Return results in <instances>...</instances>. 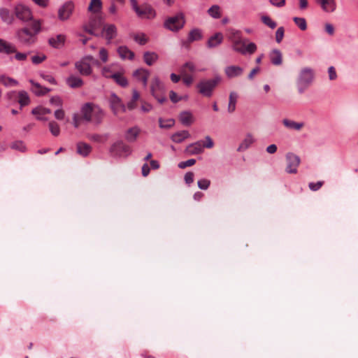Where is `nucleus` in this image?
<instances>
[{
  "label": "nucleus",
  "mask_w": 358,
  "mask_h": 358,
  "mask_svg": "<svg viewBox=\"0 0 358 358\" xmlns=\"http://www.w3.org/2000/svg\"><path fill=\"white\" fill-rule=\"evenodd\" d=\"M85 30L92 35L105 38L108 43L117 35L116 27L113 24H87Z\"/></svg>",
  "instance_id": "f257e3e1"
},
{
  "label": "nucleus",
  "mask_w": 358,
  "mask_h": 358,
  "mask_svg": "<svg viewBox=\"0 0 358 358\" xmlns=\"http://www.w3.org/2000/svg\"><path fill=\"white\" fill-rule=\"evenodd\" d=\"M40 31L41 24H28L17 31V37L21 43L30 45L36 41V35Z\"/></svg>",
  "instance_id": "f03ea898"
},
{
  "label": "nucleus",
  "mask_w": 358,
  "mask_h": 358,
  "mask_svg": "<svg viewBox=\"0 0 358 358\" xmlns=\"http://www.w3.org/2000/svg\"><path fill=\"white\" fill-rule=\"evenodd\" d=\"M314 71L310 67L303 68L299 74L297 79V87L300 94L304 91L313 83L314 80Z\"/></svg>",
  "instance_id": "7ed1b4c3"
},
{
  "label": "nucleus",
  "mask_w": 358,
  "mask_h": 358,
  "mask_svg": "<svg viewBox=\"0 0 358 358\" xmlns=\"http://www.w3.org/2000/svg\"><path fill=\"white\" fill-rule=\"evenodd\" d=\"M150 93L161 104L164 103L167 100L165 85L157 76H155L151 81Z\"/></svg>",
  "instance_id": "20e7f679"
},
{
  "label": "nucleus",
  "mask_w": 358,
  "mask_h": 358,
  "mask_svg": "<svg viewBox=\"0 0 358 358\" xmlns=\"http://www.w3.org/2000/svg\"><path fill=\"white\" fill-rule=\"evenodd\" d=\"M99 62L92 55H87L75 63V68L82 76H88L92 73V64H98Z\"/></svg>",
  "instance_id": "39448f33"
},
{
  "label": "nucleus",
  "mask_w": 358,
  "mask_h": 358,
  "mask_svg": "<svg viewBox=\"0 0 358 358\" xmlns=\"http://www.w3.org/2000/svg\"><path fill=\"white\" fill-rule=\"evenodd\" d=\"M221 78L219 76L213 79L201 80L196 85L199 92L204 96L210 97L215 87L220 82Z\"/></svg>",
  "instance_id": "423d86ee"
},
{
  "label": "nucleus",
  "mask_w": 358,
  "mask_h": 358,
  "mask_svg": "<svg viewBox=\"0 0 358 358\" xmlns=\"http://www.w3.org/2000/svg\"><path fill=\"white\" fill-rule=\"evenodd\" d=\"M131 8L135 11L136 15L142 19H152L155 15V12L152 8L147 4L138 6L136 0H129Z\"/></svg>",
  "instance_id": "0eeeda50"
},
{
  "label": "nucleus",
  "mask_w": 358,
  "mask_h": 358,
  "mask_svg": "<svg viewBox=\"0 0 358 358\" xmlns=\"http://www.w3.org/2000/svg\"><path fill=\"white\" fill-rule=\"evenodd\" d=\"M231 48L235 52L243 55L247 54L252 55L257 50L255 43L251 42L246 45L245 42L243 41L242 38L231 43Z\"/></svg>",
  "instance_id": "6e6552de"
},
{
  "label": "nucleus",
  "mask_w": 358,
  "mask_h": 358,
  "mask_svg": "<svg viewBox=\"0 0 358 358\" xmlns=\"http://www.w3.org/2000/svg\"><path fill=\"white\" fill-rule=\"evenodd\" d=\"M110 152L117 157H127L131 154L132 150L129 145L125 144L122 141H118L112 145Z\"/></svg>",
  "instance_id": "1a4fd4ad"
},
{
  "label": "nucleus",
  "mask_w": 358,
  "mask_h": 358,
  "mask_svg": "<svg viewBox=\"0 0 358 358\" xmlns=\"http://www.w3.org/2000/svg\"><path fill=\"white\" fill-rule=\"evenodd\" d=\"M75 8V4L72 1L64 3L58 9V19L61 21L70 20Z\"/></svg>",
  "instance_id": "9d476101"
},
{
  "label": "nucleus",
  "mask_w": 358,
  "mask_h": 358,
  "mask_svg": "<svg viewBox=\"0 0 358 358\" xmlns=\"http://www.w3.org/2000/svg\"><path fill=\"white\" fill-rule=\"evenodd\" d=\"M15 15L16 17L24 22L33 20V14L31 9L22 3L17 4L15 7Z\"/></svg>",
  "instance_id": "9b49d317"
},
{
  "label": "nucleus",
  "mask_w": 358,
  "mask_h": 358,
  "mask_svg": "<svg viewBox=\"0 0 358 358\" xmlns=\"http://www.w3.org/2000/svg\"><path fill=\"white\" fill-rule=\"evenodd\" d=\"M286 172L288 173H296L297 168L301 162L300 157L292 152H288L286 155Z\"/></svg>",
  "instance_id": "f8f14e48"
},
{
  "label": "nucleus",
  "mask_w": 358,
  "mask_h": 358,
  "mask_svg": "<svg viewBox=\"0 0 358 358\" xmlns=\"http://www.w3.org/2000/svg\"><path fill=\"white\" fill-rule=\"evenodd\" d=\"M108 101L110 108L115 115H117L120 111L126 112V106L115 93L110 94Z\"/></svg>",
  "instance_id": "ddd939ff"
},
{
  "label": "nucleus",
  "mask_w": 358,
  "mask_h": 358,
  "mask_svg": "<svg viewBox=\"0 0 358 358\" xmlns=\"http://www.w3.org/2000/svg\"><path fill=\"white\" fill-rule=\"evenodd\" d=\"M150 72L149 70L140 68L136 69L133 72L134 78L138 80L141 81L143 83V85L145 88L147 87L148 80L150 76Z\"/></svg>",
  "instance_id": "4468645a"
},
{
  "label": "nucleus",
  "mask_w": 358,
  "mask_h": 358,
  "mask_svg": "<svg viewBox=\"0 0 358 358\" xmlns=\"http://www.w3.org/2000/svg\"><path fill=\"white\" fill-rule=\"evenodd\" d=\"M94 104L91 103H85L80 108V115L83 121L86 122H91L92 121V113L94 110Z\"/></svg>",
  "instance_id": "2eb2a0df"
},
{
  "label": "nucleus",
  "mask_w": 358,
  "mask_h": 358,
  "mask_svg": "<svg viewBox=\"0 0 358 358\" xmlns=\"http://www.w3.org/2000/svg\"><path fill=\"white\" fill-rule=\"evenodd\" d=\"M224 73L227 78H234L241 76L243 73V69L238 66L231 65L224 69Z\"/></svg>",
  "instance_id": "dca6fc26"
},
{
  "label": "nucleus",
  "mask_w": 358,
  "mask_h": 358,
  "mask_svg": "<svg viewBox=\"0 0 358 358\" xmlns=\"http://www.w3.org/2000/svg\"><path fill=\"white\" fill-rule=\"evenodd\" d=\"M185 152L190 155H196L203 152V148L201 141L190 143L185 149Z\"/></svg>",
  "instance_id": "f3484780"
},
{
  "label": "nucleus",
  "mask_w": 358,
  "mask_h": 358,
  "mask_svg": "<svg viewBox=\"0 0 358 358\" xmlns=\"http://www.w3.org/2000/svg\"><path fill=\"white\" fill-rule=\"evenodd\" d=\"M140 132L141 129L138 127L135 126L131 127L126 131L124 138L129 143L135 142L139 136Z\"/></svg>",
  "instance_id": "a211bd4d"
},
{
  "label": "nucleus",
  "mask_w": 358,
  "mask_h": 358,
  "mask_svg": "<svg viewBox=\"0 0 358 358\" xmlns=\"http://www.w3.org/2000/svg\"><path fill=\"white\" fill-rule=\"evenodd\" d=\"M223 41V35L220 32L215 33L211 36L207 41L208 48H214L220 45Z\"/></svg>",
  "instance_id": "6ab92c4d"
},
{
  "label": "nucleus",
  "mask_w": 358,
  "mask_h": 358,
  "mask_svg": "<svg viewBox=\"0 0 358 358\" xmlns=\"http://www.w3.org/2000/svg\"><path fill=\"white\" fill-rule=\"evenodd\" d=\"M179 120L182 124L188 127L194 122V119L190 111L184 110L179 114Z\"/></svg>",
  "instance_id": "aec40b11"
},
{
  "label": "nucleus",
  "mask_w": 358,
  "mask_h": 358,
  "mask_svg": "<svg viewBox=\"0 0 358 358\" xmlns=\"http://www.w3.org/2000/svg\"><path fill=\"white\" fill-rule=\"evenodd\" d=\"M104 115L105 113L103 110L99 106L94 105L92 113V121H91V122L96 125L100 124L103 121Z\"/></svg>",
  "instance_id": "412c9836"
},
{
  "label": "nucleus",
  "mask_w": 358,
  "mask_h": 358,
  "mask_svg": "<svg viewBox=\"0 0 358 358\" xmlns=\"http://www.w3.org/2000/svg\"><path fill=\"white\" fill-rule=\"evenodd\" d=\"M255 142V138L250 133H248L242 142L240 143L237 151L243 152L246 150L253 143Z\"/></svg>",
  "instance_id": "4be33fe9"
},
{
  "label": "nucleus",
  "mask_w": 358,
  "mask_h": 358,
  "mask_svg": "<svg viewBox=\"0 0 358 358\" xmlns=\"http://www.w3.org/2000/svg\"><path fill=\"white\" fill-rule=\"evenodd\" d=\"M29 81L31 85V91L37 96L45 95L50 91V89L42 87L39 83L34 81L31 79Z\"/></svg>",
  "instance_id": "5701e85b"
},
{
  "label": "nucleus",
  "mask_w": 358,
  "mask_h": 358,
  "mask_svg": "<svg viewBox=\"0 0 358 358\" xmlns=\"http://www.w3.org/2000/svg\"><path fill=\"white\" fill-rule=\"evenodd\" d=\"M31 113L36 116L37 120L47 121L48 118L44 115L51 113V110L43 107H36L32 110Z\"/></svg>",
  "instance_id": "b1692460"
},
{
  "label": "nucleus",
  "mask_w": 358,
  "mask_h": 358,
  "mask_svg": "<svg viewBox=\"0 0 358 358\" xmlns=\"http://www.w3.org/2000/svg\"><path fill=\"white\" fill-rule=\"evenodd\" d=\"M16 48L15 46L7 42L1 38H0V52L1 53H5L7 55L16 52Z\"/></svg>",
  "instance_id": "393cba45"
},
{
  "label": "nucleus",
  "mask_w": 358,
  "mask_h": 358,
  "mask_svg": "<svg viewBox=\"0 0 358 358\" xmlns=\"http://www.w3.org/2000/svg\"><path fill=\"white\" fill-rule=\"evenodd\" d=\"M64 41L65 36L63 34H58L55 36L51 37L48 40L49 44L55 48H62L64 44Z\"/></svg>",
  "instance_id": "a878e982"
},
{
  "label": "nucleus",
  "mask_w": 358,
  "mask_h": 358,
  "mask_svg": "<svg viewBox=\"0 0 358 358\" xmlns=\"http://www.w3.org/2000/svg\"><path fill=\"white\" fill-rule=\"evenodd\" d=\"M282 124L286 128L295 131L301 130L304 125L303 122H297L287 118L282 120Z\"/></svg>",
  "instance_id": "bb28decb"
},
{
  "label": "nucleus",
  "mask_w": 358,
  "mask_h": 358,
  "mask_svg": "<svg viewBox=\"0 0 358 358\" xmlns=\"http://www.w3.org/2000/svg\"><path fill=\"white\" fill-rule=\"evenodd\" d=\"M117 52L122 59L132 60L134 58V53L127 46H120L117 48Z\"/></svg>",
  "instance_id": "cd10ccee"
},
{
  "label": "nucleus",
  "mask_w": 358,
  "mask_h": 358,
  "mask_svg": "<svg viewBox=\"0 0 358 358\" xmlns=\"http://www.w3.org/2000/svg\"><path fill=\"white\" fill-rule=\"evenodd\" d=\"M316 1L320 5L322 10L326 12H332L336 8L334 0H316Z\"/></svg>",
  "instance_id": "c85d7f7f"
},
{
  "label": "nucleus",
  "mask_w": 358,
  "mask_h": 358,
  "mask_svg": "<svg viewBox=\"0 0 358 358\" xmlns=\"http://www.w3.org/2000/svg\"><path fill=\"white\" fill-rule=\"evenodd\" d=\"M66 82L71 88H78L83 85V80L80 77L73 75L68 77Z\"/></svg>",
  "instance_id": "c756f323"
},
{
  "label": "nucleus",
  "mask_w": 358,
  "mask_h": 358,
  "mask_svg": "<svg viewBox=\"0 0 358 358\" xmlns=\"http://www.w3.org/2000/svg\"><path fill=\"white\" fill-rule=\"evenodd\" d=\"M189 136L190 134L188 131L182 130L173 134L171 138L174 143H182L184 140L189 138Z\"/></svg>",
  "instance_id": "7c9ffc66"
},
{
  "label": "nucleus",
  "mask_w": 358,
  "mask_h": 358,
  "mask_svg": "<svg viewBox=\"0 0 358 358\" xmlns=\"http://www.w3.org/2000/svg\"><path fill=\"white\" fill-rule=\"evenodd\" d=\"M271 62L275 66H279L282 62V53L279 50L274 49L269 55Z\"/></svg>",
  "instance_id": "2f4dec72"
},
{
  "label": "nucleus",
  "mask_w": 358,
  "mask_h": 358,
  "mask_svg": "<svg viewBox=\"0 0 358 358\" xmlns=\"http://www.w3.org/2000/svg\"><path fill=\"white\" fill-rule=\"evenodd\" d=\"M159 59V55L155 52H145L143 54L144 62L148 65H153Z\"/></svg>",
  "instance_id": "473e14b6"
},
{
  "label": "nucleus",
  "mask_w": 358,
  "mask_h": 358,
  "mask_svg": "<svg viewBox=\"0 0 358 358\" xmlns=\"http://www.w3.org/2000/svg\"><path fill=\"white\" fill-rule=\"evenodd\" d=\"M92 151V147L85 143L79 142L77 143V152L83 157H87Z\"/></svg>",
  "instance_id": "72a5a7b5"
},
{
  "label": "nucleus",
  "mask_w": 358,
  "mask_h": 358,
  "mask_svg": "<svg viewBox=\"0 0 358 358\" xmlns=\"http://www.w3.org/2000/svg\"><path fill=\"white\" fill-rule=\"evenodd\" d=\"M17 102L21 107L28 105L30 102L29 95L27 92L22 90L17 94Z\"/></svg>",
  "instance_id": "f704fd0d"
},
{
  "label": "nucleus",
  "mask_w": 358,
  "mask_h": 358,
  "mask_svg": "<svg viewBox=\"0 0 358 358\" xmlns=\"http://www.w3.org/2000/svg\"><path fill=\"white\" fill-rule=\"evenodd\" d=\"M237 94L234 92H231L229 94V104L227 110L229 113H232L236 110V100H237Z\"/></svg>",
  "instance_id": "c9c22d12"
},
{
  "label": "nucleus",
  "mask_w": 358,
  "mask_h": 358,
  "mask_svg": "<svg viewBox=\"0 0 358 358\" xmlns=\"http://www.w3.org/2000/svg\"><path fill=\"white\" fill-rule=\"evenodd\" d=\"M0 83L7 87L17 86L19 84L17 80L6 76H0Z\"/></svg>",
  "instance_id": "e433bc0d"
},
{
  "label": "nucleus",
  "mask_w": 358,
  "mask_h": 358,
  "mask_svg": "<svg viewBox=\"0 0 358 358\" xmlns=\"http://www.w3.org/2000/svg\"><path fill=\"white\" fill-rule=\"evenodd\" d=\"M102 8V2L101 0H91L88 6V10L91 13H97Z\"/></svg>",
  "instance_id": "4c0bfd02"
},
{
  "label": "nucleus",
  "mask_w": 358,
  "mask_h": 358,
  "mask_svg": "<svg viewBox=\"0 0 358 358\" xmlns=\"http://www.w3.org/2000/svg\"><path fill=\"white\" fill-rule=\"evenodd\" d=\"M113 79L115 82L122 87H126L128 85L127 79L123 76L122 73L117 72L113 75Z\"/></svg>",
  "instance_id": "58836bf2"
},
{
  "label": "nucleus",
  "mask_w": 358,
  "mask_h": 358,
  "mask_svg": "<svg viewBox=\"0 0 358 358\" xmlns=\"http://www.w3.org/2000/svg\"><path fill=\"white\" fill-rule=\"evenodd\" d=\"M139 94L136 90H133L131 99L127 103L126 106V110L129 109L130 110L134 109L136 107V101L139 99Z\"/></svg>",
  "instance_id": "ea45409f"
},
{
  "label": "nucleus",
  "mask_w": 358,
  "mask_h": 358,
  "mask_svg": "<svg viewBox=\"0 0 358 358\" xmlns=\"http://www.w3.org/2000/svg\"><path fill=\"white\" fill-rule=\"evenodd\" d=\"M227 36L231 43L242 38L241 32L235 29L229 30L227 31Z\"/></svg>",
  "instance_id": "a19ab883"
},
{
  "label": "nucleus",
  "mask_w": 358,
  "mask_h": 358,
  "mask_svg": "<svg viewBox=\"0 0 358 358\" xmlns=\"http://www.w3.org/2000/svg\"><path fill=\"white\" fill-rule=\"evenodd\" d=\"M114 66V65L104 66L101 70L102 76L106 78H113V75L117 73L113 69Z\"/></svg>",
  "instance_id": "79ce46f5"
},
{
  "label": "nucleus",
  "mask_w": 358,
  "mask_h": 358,
  "mask_svg": "<svg viewBox=\"0 0 358 358\" xmlns=\"http://www.w3.org/2000/svg\"><path fill=\"white\" fill-rule=\"evenodd\" d=\"M195 71H196V66L192 62H187L185 63L180 69L181 73H187L188 74L189 72L193 73Z\"/></svg>",
  "instance_id": "37998d69"
},
{
  "label": "nucleus",
  "mask_w": 358,
  "mask_h": 358,
  "mask_svg": "<svg viewBox=\"0 0 358 358\" xmlns=\"http://www.w3.org/2000/svg\"><path fill=\"white\" fill-rule=\"evenodd\" d=\"M134 40L139 45H145L148 42V38L143 33H137L133 34Z\"/></svg>",
  "instance_id": "c03bdc74"
},
{
  "label": "nucleus",
  "mask_w": 358,
  "mask_h": 358,
  "mask_svg": "<svg viewBox=\"0 0 358 358\" xmlns=\"http://www.w3.org/2000/svg\"><path fill=\"white\" fill-rule=\"evenodd\" d=\"M185 22V15L182 13L180 12L174 16L168 17L164 22Z\"/></svg>",
  "instance_id": "a18cd8bd"
},
{
  "label": "nucleus",
  "mask_w": 358,
  "mask_h": 358,
  "mask_svg": "<svg viewBox=\"0 0 358 358\" xmlns=\"http://www.w3.org/2000/svg\"><path fill=\"white\" fill-rule=\"evenodd\" d=\"M202 35L199 29H194L192 30L189 34L188 40L190 42L199 41L201 38Z\"/></svg>",
  "instance_id": "49530a36"
},
{
  "label": "nucleus",
  "mask_w": 358,
  "mask_h": 358,
  "mask_svg": "<svg viewBox=\"0 0 358 358\" xmlns=\"http://www.w3.org/2000/svg\"><path fill=\"white\" fill-rule=\"evenodd\" d=\"M10 148L13 150L24 152L27 150L26 145L22 141H16L11 143Z\"/></svg>",
  "instance_id": "de8ad7c7"
},
{
  "label": "nucleus",
  "mask_w": 358,
  "mask_h": 358,
  "mask_svg": "<svg viewBox=\"0 0 358 358\" xmlns=\"http://www.w3.org/2000/svg\"><path fill=\"white\" fill-rule=\"evenodd\" d=\"M208 13L215 19L220 17V8L217 5L212 6L208 10Z\"/></svg>",
  "instance_id": "09e8293b"
},
{
  "label": "nucleus",
  "mask_w": 358,
  "mask_h": 358,
  "mask_svg": "<svg viewBox=\"0 0 358 358\" xmlns=\"http://www.w3.org/2000/svg\"><path fill=\"white\" fill-rule=\"evenodd\" d=\"M159 127L162 129H169L172 127L175 124L173 119L163 120L162 118L159 119Z\"/></svg>",
  "instance_id": "8fccbe9b"
},
{
  "label": "nucleus",
  "mask_w": 358,
  "mask_h": 358,
  "mask_svg": "<svg viewBox=\"0 0 358 358\" xmlns=\"http://www.w3.org/2000/svg\"><path fill=\"white\" fill-rule=\"evenodd\" d=\"M49 129H50V131L51 134L53 136H57L59 135V134H60V128H59V124L56 122H55V121L50 122V123H49Z\"/></svg>",
  "instance_id": "3c124183"
},
{
  "label": "nucleus",
  "mask_w": 358,
  "mask_h": 358,
  "mask_svg": "<svg viewBox=\"0 0 358 358\" xmlns=\"http://www.w3.org/2000/svg\"><path fill=\"white\" fill-rule=\"evenodd\" d=\"M164 28L176 32L183 27V24H164Z\"/></svg>",
  "instance_id": "603ef678"
},
{
  "label": "nucleus",
  "mask_w": 358,
  "mask_h": 358,
  "mask_svg": "<svg viewBox=\"0 0 358 358\" xmlns=\"http://www.w3.org/2000/svg\"><path fill=\"white\" fill-rule=\"evenodd\" d=\"M0 17L3 22L8 21L10 18V10L6 8H1Z\"/></svg>",
  "instance_id": "864d4df0"
},
{
  "label": "nucleus",
  "mask_w": 358,
  "mask_h": 358,
  "mask_svg": "<svg viewBox=\"0 0 358 358\" xmlns=\"http://www.w3.org/2000/svg\"><path fill=\"white\" fill-rule=\"evenodd\" d=\"M197 184L199 189L206 190L209 187L210 185V181L208 179L203 178L199 180Z\"/></svg>",
  "instance_id": "5fc2aeb1"
},
{
  "label": "nucleus",
  "mask_w": 358,
  "mask_h": 358,
  "mask_svg": "<svg viewBox=\"0 0 358 358\" xmlns=\"http://www.w3.org/2000/svg\"><path fill=\"white\" fill-rule=\"evenodd\" d=\"M46 56L44 54L34 55L31 57V62L34 64H39L45 60Z\"/></svg>",
  "instance_id": "6e6d98bb"
},
{
  "label": "nucleus",
  "mask_w": 358,
  "mask_h": 358,
  "mask_svg": "<svg viewBox=\"0 0 358 358\" xmlns=\"http://www.w3.org/2000/svg\"><path fill=\"white\" fill-rule=\"evenodd\" d=\"M284 28L282 27H279L275 32V41L278 43H280L284 37Z\"/></svg>",
  "instance_id": "4d7b16f0"
},
{
  "label": "nucleus",
  "mask_w": 358,
  "mask_h": 358,
  "mask_svg": "<svg viewBox=\"0 0 358 358\" xmlns=\"http://www.w3.org/2000/svg\"><path fill=\"white\" fill-rule=\"evenodd\" d=\"M196 160L194 159H189L185 162H181L178 164V167L180 169H185L187 166H191L195 164Z\"/></svg>",
  "instance_id": "13d9d810"
},
{
  "label": "nucleus",
  "mask_w": 358,
  "mask_h": 358,
  "mask_svg": "<svg viewBox=\"0 0 358 358\" xmlns=\"http://www.w3.org/2000/svg\"><path fill=\"white\" fill-rule=\"evenodd\" d=\"M41 77L44 79L45 80L48 81V83L52 84V85H56L57 84V81L55 79V78L50 75V74H45L44 73H41Z\"/></svg>",
  "instance_id": "bf43d9fd"
},
{
  "label": "nucleus",
  "mask_w": 358,
  "mask_h": 358,
  "mask_svg": "<svg viewBox=\"0 0 358 358\" xmlns=\"http://www.w3.org/2000/svg\"><path fill=\"white\" fill-rule=\"evenodd\" d=\"M73 124L75 128H78L81 124V122L83 120L81 115L79 116L78 114H73Z\"/></svg>",
  "instance_id": "052dcab7"
},
{
  "label": "nucleus",
  "mask_w": 358,
  "mask_h": 358,
  "mask_svg": "<svg viewBox=\"0 0 358 358\" xmlns=\"http://www.w3.org/2000/svg\"><path fill=\"white\" fill-rule=\"evenodd\" d=\"M182 76V81L183 83L189 86L194 81V78L192 76L186 73H181Z\"/></svg>",
  "instance_id": "680f3d73"
},
{
  "label": "nucleus",
  "mask_w": 358,
  "mask_h": 358,
  "mask_svg": "<svg viewBox=\"0 0 358 358\" xmlns=\"http://www.w3.org/2000/svg\"><path fill=\"white\" fill-rule=\"evenodd\" d=\"M99 57L103 62H106L108 59V51L105 48H101L99 50Z\"/></svg>",
  "instance_id": "e2e57ef3"
},
{
  "label": "nucleus",
  "mask_w": 358,
  "mask_h": 358,
  "mask_svg": "<svg viewBox=\"0 0 358 358\" xmlns=\"http://www.w3.org/2000/svg\"><path fill=\"white\" fill-rule=\"evenodd\" d=\"M329 79L330 80H334L337 78V73L334 66H329L328 69Z\"/></svg>",
  "instance_id": "0e129e2a"
},
{
  "label": "nucleus",
  "mask_w": 358,
  "mask_h": 358,
  "mask_svg": "<svg viewBox=\"0 0 358 358\" xmlns=\"http://www.w3.org/2000/svg\"><path fill=\"white\" fill-rule=\"evenodd\" d=\"M36 5L41 8H47L49 6L50 0H31Z\"/></svg>",
  "instance_id": "69168bd1"
},
{
  "label": "nucleus",
  "mask_w": 358,
  "mask_h": 358,
  "mask_svg": "<svg viewBox=\"0 0 358 358\" xmlns=\"http://www.w3.org/2000/svg\"><path fill=\"white\" fill-rule=\"evenodd\" d=\"M322 185H323L322 181H318L317 182H310L308 184V187L312 191H317L321 188Z\"/></svg>",
  "instance_id": "338daca9"
},
{
  "label": "nucleus",
  "mask_w": 358,
  "mask_h": 358,
  "mask_svg": "<svg viewBox=\"0 0 358 358\" xmlns=\"http://www.w3.org/2000/svg\"><path fill=\"white\" fill-rule=\"evenodd\" d=\"M205 140H206V143L204 144H202L203 148H206L210 149L214 146L213 141L209 136H206L205 137Z\"/></svg>",
  "instance_id": "774afa93"
}]
</instances>
